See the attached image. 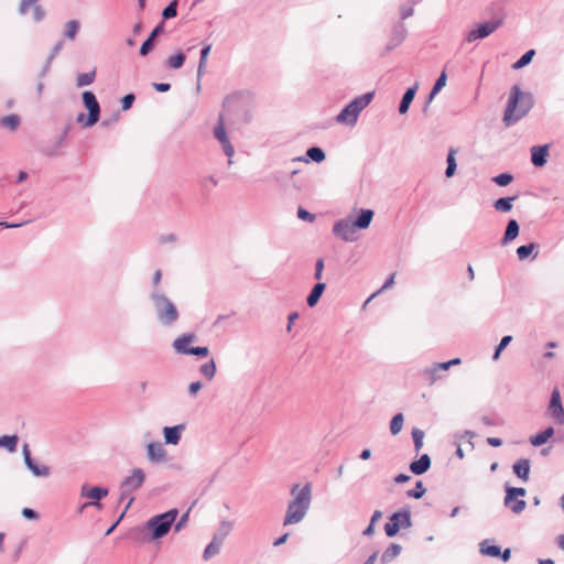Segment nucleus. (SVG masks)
<instances>
[{
  "mask_svg": "<svg viewBox=\"0 0 564 564\" xmlns=\"http://www.w3.org/2000/svg\"><path fill=\"white\" fill-rule=\"evenodd\" d=\"M292 499L289 501L285 516L283 519L284 525H292L300 523L312 503V484L305 482L304 485L293 484L290 488Z\"/></svg>",
  "mask_w": 564,
  "mask_h": 564,
  "instance_id": "f257e3e1",
  "label": "nucleus"
},
{
  "mask_svg": "<svg viewBox=\"0 0 564 564\" xmlns=\"http://www.w3.org/2000/svg\"><path fill=\"white\" fill-rule=\"evenodd\" d=\"M532 108V98L525 95L519 86H513L503 113V122L511 127L523 118Z\"/></svg>",
  "mask_w": 564,
  "mask_h": 564,
  "instance_id": "f03ea898",
  "label": "nucleus"
},
{
  "mask_svg": "<svg viewBox=\"0 0 564 564\" xmlns=\"http://www.w3.org/2000/svg\"><path fill=\"white\" fill-rule=\"evenodd\" d=\"M150 300L155 317L162 326L171 327L178 321L180 312L176 305L164 293L153 290L150 293Z\"/></svg>",
  "mask_w": 564,
  "mask_h": 564,
  "instance_id": "7ed1b4c3",
  "label": "nucleus"
},
{
  "mask_svg": "<svg viewBox=\"0 0 564 564\" xmlns=\"http://www.w3.org/2000/svg\"><path fill=\"white\" fill-rule=\"evenodd\" d=\"M177 509L153 516L145 523L144 530L150 533V540H158L165 536L177 518Z\"/></svg>",
  "mask_w": 564,
  "mask_h": 564,
  "instance_id": "20e7f679",
  "label": "nucleus"
},
{
  "mask_svg": "<svg viewBox=\"0 0 564 564\" xmlns=\"http://www.w3.org/2000/svg\"><path fill=\"white\" fill-rule=\"evenodd\" d=\"M375 93L369 91L352 99L336 117L337 122L355 126L359 113L371 102Z\"/></svg>",
  "mask_w": 564,
  "mask_h": 564,
  "instance_id": "39448f33",
  "label": "nucleus"
},
{
  "mask_svg": "<svg viewBox=\"0 0 564 564\" xmlns=\"http://www.w3.org/2000/svg\"><path fill=\"white\" fill-rule=\"evenodd\" d=\"M145 481V473L141 468H133L131 474L123 478L120 484L121 496L120 502H122L128 495L132 491L141 488Z\"/></svg>",
  "mask_w": 564,
  "mask_h": 564,
  "instance_id": "423d86ee",
  "label": "nucleus"
},
{
  "mask_svg": "<svg viewBox=\"0 0 564 564\" xmlns=\"http://www.w3.org/2000/svg\"><path fill=\"white\" fill-rule=\"evenodd\" d=\"M411 514L409 510L394 512L384 525V531L388 536H394L401 528L411 527Z\"/></svg>",
  "mask_w": 564,
  "mask_h": 564,
  "instance_id": "0eeeda50",
  "label": "nucleus"
},
{
  "mask_svg": "<svg viewBox=\"0 0 564 564\" xmlns=\"http://www.w3.org/2000/svg\"><path fill=\"white\" fill-rule=\"evenodd\" d=\"M525 494L527 490L524 488L507 486L503 501L505 506L514 513L522 512L527 506V502L523 499H519V497H524Z\"/></svg>",
  "mask_w": 564,
  "mask_h": 564,
  "instance_id": "6e6552de",
  "label": "nucleus"
},
{
  "mask_svg": "<svg viewBox=\"0 0 564 564\" xmlns=\"http://www.w3.org/2000/svg\"><path fill=\"white\" fill-rule=\"evenodd\" d=\"M82 98L86 109L88 110V116L86 121L84 122V127H91L98 122L100 117L99 102L94 93L89 90L84 91Z\"/></svg>",
  "mask_w": 564,
  "mask_h": 564,
  "instance_id": "1a4fd4ad",
  "label": "nucleus"
},
{
  "mask_svg": "<svg viewBox=\"0 0 564 564\" xmlns=\"http://www.w3.org/2000/svg\"><path fill=\"white\" fill-rule=\"evenodd\" d=\"M108 489L104 487H91L88 488L87 485H83L80 489V497L91 499L93 501L84 503L79 511L82 512L87 507L91 506L97 509H101L102 505L100 500L108 496Z\"/></svg>",
  "mask_w": 564,
  "mask_h": 564,
  "instance_id": "9d476101",
  "label": "nucleus"
},
{
  "mask_svg": "<svg viewBox=\"0 0 564 564\" xmlns=\"http://www.w3.org/2000/svg\"><path fill=\"white\" fill-rule=\"evenodd\" d=\"M214 137L220 143L224 153L228 156V159H229L228 164L230 165L232 163L231 158L235 154V149H234L230 140L228 139V135H227V132L225 129L223 113L219 115L218 123L214 128Z\"/></svg>",
  "mask_w": 564,
  "mask_h": 564,
  "instance_id": "9b49d317",
  "label": "nucleus"
},
{
  "mask_svg": "<svg viewBox=\"0 0 564 564\" xmlns=\"http://www.w3.org/2000/svg\"><path fill=\"white\" fill-rule=\"evenodd\" d=\"M333 232L336 237L344 241L352 242L358 238L357 228L350 218L336 221L333 227Z\"/></svg>",
  "mask_w": 564,
  "mask_h": 564,
  "instance_id": "f8f14e48",
  "label": "nucleus"
},
{
  "mask_svg": "<svg viewBox=\"0 0 564 564\" xmlns=\"http://www.w3.org/2000/svg\"><path fill=\"white\" fill-rule=\"evenodd\" d=\"M502 24V20H492L488 22H484L478 24L475 29L470 30L466 35V41L471 43L479 39H485L492 34L500 25Z\"/></svg>",
  "mask_w": 564,
  "mask_h": 564,
  "instance_id": "ddd939ff",
  "label": "nucleus"
},
{
  "mask_svg": "<svg viewBox=\"0 0 564 564\" xmlns=\"http://www.w3.org/2000/svg\"><path fill=\"white\" fill-rule=\"evenodd\" d=\"M23 457H24V464L28 467V469L36 477H48L51 474V469L46 465H39L33 460L31 457V452L29 449V445L24 444L23 446Z\"/></svg>",
  "mask_w": 564,
  "mask_h": 564,
  "instance_id": "4468645a",
  "label": "nucleus"
},
{
  "mask_svg": "<svg viewBox=\"0 0 564 564\" xmlns=\"http://www.w3.org/2000/svg\"><path fill=\"white\" fill-rule=\"evenodd\" d=\"M148 459L153 464L166 460V451L161 443H149L147 446Z\"/></svg>",
  "mask_w": 564,
  "mask_h": 564,
  "instance_id": "2eb2a0df",
  "label": "nucleus"
},
{
  "mask_svg": "<svg viewBox=\"0 0 564 564\" xmlns=\"http://www.w3.org/2000/svg\"><path fill=\"white\" fill-rule=\"evenodd\" d=\"M549 156V145H534L531 148V162L536 167H542L546 164Z\"/></svg>",
  "mask_w": 564,
  "mask_h": 564,
  "instance_id": "dca6fc26",
  "label": "nucleus"
},
{
  "mask_svg": "<svg viewBox=\"0 0 564 564\" xmlns=\"http://www.w3.org/2000/svg\"><path fill=\"white\" fill-rule=\"evenodd\" d=\"M185 427H186L185 424H177L174 426H165L163 429V436H164L165 443L170 444V445H177Z\"/></svg>",
  "mask_w": 564,
  "mask_h": 564,
  "instance_id": "f3484780",
  "label": "nucleus"
},
{
  "mask_svg": "<svg viewBox=\"0 0 564 564\" xmlns=\"http://www.w3.org/2000/svg\"><path fill=\"white\" fill-rule=\"evenodd\" d=\"M549 411L551 416L556 421L564 411L558 389H554L551 394Z\"/></svg>",
  "mask_w": 564,
  "mask_h": 564,
  "instance_id": "a211bd4d",
  "label": "nucleus"
},
{
  "mask_svg": "<svg viewBox=\"0 0 564 564\" xmlns=\"http://www.w3.org/2000/svg\"><path fill=\"white\" fill-rule=\"evenodd\" d=\"M513 473L520 478L522 481L527 482L529 480L530 475V460L527 458H521L517 460L512 466Z\"/></svg>",
  "mask_w": 564,
  "mask_h": 564,
  "instance_id": "6ab92c4d",
  "label": "nucleus"
},
{
  "mask_svg": "<svg viewBox=\"0 0 564 564\" xmlns=\"http://www.w3.org/2000/svg\"><path fill=\"white\" fill-rule=\"evenodd\" d=\"M195 338L194 334H183L173 341V348L180 354L189 355L188 350L191 347H188V344Z\"/></svg>",
  "mask_w": 564,
  "mask_h": 564,
  "instance_id": "aec40b11",
  "label": "nucleus"
},
{
  "mask_svg": "<svg viewBox=\"0 0 564 564\" xmlns=\"http://www.w3.org/2000/svg\"><path fill=\"white\" fill-rule=\"evenodd\" d=\"M431 467V458L427 454H423L417 460L410 464V470L414 475H422Z\"/></svg>",
  "mask_w": 564,
  "mask_h": 564,
  "instance_id": "412c9836",
  "label": "nucleus"
},
{
  "mask_svg": "<svg viewBox=\"0 0 564 564\" xmlns=\"http://www.w3.org/2000/svg\"><path fill=\"white\" fill-rule=\"evenodd\" d=\"M373 217V212L371 209H362L360 215L352 220L357 230L367 229L370 226V223Z\"/></svg>",
  "mask_w": 564,
  "mask_h": 564,
  "instance_id": "4be33fe9",
  "label": "nucleus"
},
{
  "mask_svg": "<svg viewBox=\"0 0 564 564\" xmlns=\"http://www.w3.org/2000/svg\"><path fill=\"white\" fill-rule=\"evenodd\" d=\"M416 90L417 84L406 89L399 106L400 113H405L409 110V107L414 99Z\"/></svg>",
  "mask_w": 564,
  "mask_h": 564,
  "instance_id": "5701e85b",
  "label": "nucleus"
},
{
  "mask_svg": "<svg viewBox=\"0 0 564 564\" xmlns=\"http://www.w3.org/2000/svg\"><path fill=\"white\" fill-rule=\"evenodd\" d=\"M518 235H519V224L517 220L510 219L508 221V225H507L503 238H502V243L507 245V243L511 242L512 240H514L517 238Z\"/></svg>",
  "mask_w": 564,
  "mask_h": 564,
  "instance_id": "b1692460",
  "label": "nucleus"
},
{
  "mask_svg": "<svg viewBox=\"0 0 564 564\" xmlns=\"http://www.w3.org/2000/svg\"><path fill=\"white\" fill-rule=\"evenodd\" d=\"M401 545L397 543H392L387 547V550L381 554L380 561L382 564H387L398 557L401 553Z\"/></svg>",
  "mask_w": 564,
  "mask_h": 564,
  "instance_id": "393cba45",
  "label": "nucleus"
},
{
  "mask_svg": "<svg viewBox=\"0 0 564 564\" xmlns=\"http://www.w3.org/2000/svg\"><path fill=\"white\" fill-rule=\"evenodd\" d=\"M326 285L325 283L318 282L314 285L311 293L308 294L306 302L310 307H314L319 301Z\"/></svg>",
  "mask_w": 564,
  "mask_h": 564,
  "instance_id": "a878e982",
  "label": "nucleus"
},
{
  "mask_svg": "<svg viewBox=\"0 0 564 564\" xmlns=\"http://www.w3.org/2000/svg\"><path fill=\"white\" fill-rule=\"evenodd\" d=\"M553 434H554V429L550 426V427L545 429L543 432L531 436L530 443L533 446H541V445L545 444L547 442V440L553 436Z\"/></svg>",
  "mask_w": 564,
  "mask_h": 564,
  "instance_id": "bb28decb",
  "label": "nucleus"
},
{
  "mask_svg": "<svg viewBox=\"0 0 564 564\" xmlns=\"http://www.w3.org/2000/svg\"><path fill=\"white\" fill-rule=\"evenodd\" d=\"M20 123H21V118H20V116L15 115V113L8 115V116L1 118V120H0V124L3 128H7L11 131L17 130L18 127L20 126Z\"/></svg>",
  "mask_w": 564,
  "mask_h": 564,
  "instance_id": "cd10ccee",
  "label": "nucleus"
},
{
  "mask_svg": "<svg viewBox=\"0 0 564 564\" xmlns=\"http://www.w3.org/2000/svg\"><path fill=\"white\" fill-rule=\"evenodd\" d=\"M517 199V196L502 197L494 203L496 210L500 213H508L512 209V203Z\"/></svg>",
  "mask_w": 564,
  "mask_h": 564,
  "instance_id": "c85d7f7f",
  "label": "nucleus"
},
{
  "mask_svg": "<svg viewBox=\"0 0 564 564\" xmlns=\"http://www.w3.org/2000/svg\"><path fill=\"white\" fill-rule=\"evenodd\" d=\"M479 552L482 555L498 557L500 555V547L498 545H489V540H484L479 544Z\"/></svg>",
  "mask_w": 564,
  "mask_h": 564,
  "instance_id": "c756f323",
  "label": "nucleus"
},
{
  "mask_svg": "<svg viewBox=\"0 0 564 564\" xmlns=\"http://www.w3.org/2000/svg\"><path fill=\"white\" fill-rule=\"evenodd\" d=\"M19 438L17 435H3L0 436V447L7 448L10 453L17 451Z\"/></svg>",
  "mask_w": 564,
  "mask_h": 564,
  "instance_id": "7c9ffc66",
  "label": "nucleus"
},
{
  "mask_svg": "<svg viewBox=\"0 0 564 564\" xmlns=\"http://www.w3.org/2000/svg\"><path fill=\"white\" fill-rule=\"evenodd\" d=\"M185 58V54L182 51H178L175 55L167 58L166 65L170 68L178 69L184 65Z\"/></svg>",
  "mask_w": 564,
  "mask_h": 564,
  "instance_id": "2f4dec72",
  "label": "nucleus"
},
{
  "mask_svg": "<svg viewBox=\"0 0 564 564\" xmlns=\"http://www.w3.org/2000/svg\"><path fill=\"white\" fill-rule=\"evenodd\" d=\"M441 372L442 371L438 370L436 364H433L431 367L424 369L423 375L430 382V384H433L434 382L442 378Z\"/></svg>",
  "mask_w": 564,
  "mask_h": 564,
  "instance_id": "473e14b6",
  "label": "nucleus"
},
{
  "mask_svg": "<svg viewBox=\"0 0 564 564\" xmlns=\"http://www.w3.org/2000/svg\"><path fill=\"white\" fill-rule=\"evenodd\" d=\"M199 372L207 380H212L216 373V365L214 359H210L208 362L203 364L199 368Z\"/></svg>",
  "mask_w": 564,
  "mask_h": 564,
  "instance_id": "72a5a7b5",
  "label": "nucleus"
},
{
  "mask_svg": "<svg viewBox=\"0 0 564 564\" xmlns=\"http://www.w3.org/2000/svg\"><path fill=\"white\" fill-rule=\"evenodd\" d=\"M96 77V70H91L88 73H80L77 75L76 84L78 87L88 86L94 83Z\"/></svg>",
  "mask_w": 564,
  "mask_h": 564,
  "instance_id": "f704fd0d",
  "label": "nucleus"
},
{
  "mask_svg": "<svg viewBox=\"0 0 564 564\" xmlns=\"http://www.w3.org/2000/svg\"><path fill=\"white\" fill-rule=\"evenodd\" d=\"M446 79H447L446 73H445V70H443L441 73V75L438 76V78L436 79V82L430 93L429 100H432L441 91V89L443 87H445Z\"/></svg>",
  "mask_w": 564,
  "mask_h": 564,
  "instance_id": "c9c22d12",
  "label": "nucleus"
},
{
  "mask_svg": "<svg viewBox=\"0 0 564 564\" xmlns=\"http://www.w3.org/2000/svg\"><path fill=\"white\" fill-rule=\"evenodd\" d=\"M80 24L77 20H70L65 25V37L68 40H74L76 37L77 32L79 31Z\"/></svg>",
  "mask_w": 564,
  "mask_h": 564,
  "instance_id": "e433bc0d",
  "label": "nucleus"
},
{
  "mask_svg": "<svg viewBox=\"0 0 564 564\" xmlns=\"http://www.w3.org/2000/svg\"><path fill=\"white\" fill-rule=\"evenodd\" d=\"M404 417L402 413L395 414L390 422V432L392 435H397L403 427Z\"/></svg>",
  "mask_w": 564,
  "mask_h": 564,
  "instance_id": "4c0bfd02",
  "label": "nucleus"
},
{
  "mask_svg": "<svg viewBox=\"0 0 564 564\" xmlns=\"http://www.w3.org/2000/svg\"><path fill=\"white\" fill-rule=\"evenodd\" d=\"M220 546L221 544H219L218 541H214L212 540V542L206 546V549L204 550V553H203V557L205 561H208L209 558H212L214 555L218 554L219 551H220Z\"/></svg>",
  "mask_w": 564,
  "mask_h": 564,
  "instance_id": "58836bf2",
  "label": "nucleus"
},
{
  "mask_svg": "<svg viewBox=\"0 0 564 564\" xmlns=\"http://www.w3.org/2000/svg\"><path fill=\"white\" fill-rule=\"evenodd\" d=\"M231 530V525L228 522H223L218 529V531L214 534L213 540L218 541L219 544H223L225 538Z\"/></svg>",
  "mask_w": 564,
  "mask_h": 564,
  "instance_id": "ea45409f",
  "label": "nucleus"
},
{
  "mask_svg": "<svg viewBox=\"0 0 564 564\" xmlns=\"http://www.w3.org/2000/svg\"><path fill=\"white\" fill-rule=\"evenodd\" d=\"M306 155L310 160L321 163L325 160V153L321 148L312 147L306 151Z\"/></svg>",
  "mask_w": 564,
  "mask_h": 564,
  "instance_id": "a19ab883",
  "label": "nucleus"
},
{
  "mask_svg": "<svg viewBox=\"0 0 564 564\" xmlns=\"http://www.w3.org/2000/svg\"><path fill=\"white\" fill-rule=\"evenodd\" d=\"M415 453H419L423 447L424 432L417 427H414L411 432Z\"/></svg>",
  "mask_w": 564,
  "mask_h": 564,
  "instance_id": "79ce46f5",
  "label": "nucleus"
},
{
  "mask_svg": "<svg viewBox=\"0 0 564 564\" xmlns=\"http://www.w3.org/2000/svg\"><path fill=\"white\" fill-rule=\"evenodd\" d=\"M535 52L534 50H530L528 52H525L513 65L512 67L514 69H520L524 66H527L531 61H532V57L534 56Z\"/></svg>",
  "mask_w": 564,
  "mask_h": 564,
  "instance_id": "37998d69",
  "label": "nucleus"
},
{
  "mask_svg": "<svg viewBox=\"0 0 564 564\" xmlns=\"http://www.w3.org/2000/svg\"><path fill=\"white\" fill-rule=\"evenodd\" d=\"M536 248V245L535 243H529V245H523V246H520L518 249H517V256L519 258V260H524L527 259L531 253L532 251Z\"/></svg>",
  "mask_w": 564,
  "mask_h": 564,
  "instance_id": "c03bdc74",
  "label": "nucleus"
},
{
  "mask_svg": "<svg viewBox=\"0 0 564 564\" xmlns=\"http://www.w3.org/2000/svg\"><path fill=\"white\" fill-rule=\"evenodd\" d=\"M177 14V0H173L165 7L162 11V17L164 20L172 19Z\"/></svg>",
  "mask_w": 564,
  "mask_h": 564,
  "instance_id": "a18cd8bd",
  "label": "nucleus"
},
{
  "mask_svg": "<svg viewBox=\"0 0 564 564\" xmlns=\"http://www.w3.org/2000/svg\"><path fill=\"white\" fill-rule=\"evenodd\" d=\"M454 154H455V152L453 150H451L448 155H447V167H446V171H445L446 177L453 176L455 171H456L457 165H456V161H455Z\"/></svg>",
  "mask_w": 564,
  "mask_h": 564,
  "instance_id": "49530a36",
  "label": "nucleus"
},
{
  "mask_svg": "<svg viewBox=\"0 0 564 564\" xmlns=\"http://www.w3.org/2000/svg\"><path fill=\"white\" fill-rule=\"evenodd\" d=\"M210 48L212 46L210 45H206L205 47L202 48L200 51V58H199V64H198V69H197V76L198 78L202 76L203 74V69L206 65V61H207V56L210 52Z\"/></svg>",
  "mask_w": 564,
  "mask_h": 564,
  "instance_id": "de8ad7c7",
  "label": "nucleus"
},
{
  "mask_svg": "<svg viewBox=\"0 0 564 564\" xmlns=\"http://www.w3.org/2000/svg\"><path fill=\"white\" fill-rule=\"evenodd\" d=\"M425 494V488L422 481H416L415 487L408 491V496L414 499H420Z\"/></svg>",
  "mask_w": 564,
  "mask_h": 564,
  "instance_id": "09e8293b",
  "label": "nucleus"
},
{
  "mask_svg": "<svg viewBox=\"0 0 564 564\" xmlns=\"http://www.w3.org/2000/svg\"><path fill=\"white\" fill-rule=\"evenodd\" d=\"M512 336L509 335L501 338L500 344L497 346L492 356L494 360H497L500 357L501 351L510 344Z\"/></svg>",
  "mask_w": 564,
  "mask_h": 564,
  "instance_id": "8fccbe9b",
  "label": "nucleus"
},
{
  "mask_svg": "<svg viewBox=\"0 0 564 564\" xmlns=\"http://www.w3.org/2000/svg\"><path fill=\"white\" fill-rule=\"evenodd\" d=\"M481 422L487 426H499L503 424V421L496 415H482Z\"/></svg>",
  "mask_w": 564,
  "mask_h": 564,
  "instance_id": "3c124183",
  "label": "nucleus"
},
{
  "mask_svg": "<svg viewBox=\"0 0 564 564\" xmlns=\"http://www.w3.org/2000/svg\"><path fill=\"white\" fill-rule=\"evenodd\" d=\"M134 501V498L133 497H129L128 499V502L124 507V510L123 512L120 514V517L117 519V521L111 525L109 527V529L106 531V535H109L112 533V531L116 529V527L120 523V521L123 519L124 514H126V511L131 507V505L133 503Z\"/></svg>",
  "mask_w": 564,
  "mask_h": 564,
  "instance_id": "603ef678",
  "label": "nucleus"
},
{
  "mask_svg": "<svg viewBox=\"0 0 564 564\" xmlns=\"http://www.w3.org/2000/svg\"><path fill=\"white\" fill-rule=\"evenodd\" d=\"M513 180V176L509 173H502L494 177V182L499 186H507Z\"/></svg>",
  "mask_w": 564,
  "mask_h": 564,
  "instance_id": "864d4df0",
  "label": "nucleus"
},
{
  "mask_svg": "<svg viewBox=\"0 0 564 564\" xmlns=\"http://www.w3.org/2000/svg\"><path fill=\"white\" fill-rule=\"evenodd\" d=\"M37 1L39 0H21V2L19 4V9H18L19 14H21V15L26 14V12L29 11V9L31 7L34 8V6H39Z\"/></svg>",
  "mask_w": 564,
  "mask_h": 564,
  "instance_id": "5fc2aeb1",
  "label": "nucleus"
},
{
  "mask_svg": "<svg viewBox=\"0 0 564 564\" xmlns=\"http://www.w3.org/2000/svg\"><path fill=\"white\" fill-rule=\"evenodd\" d=\"M63 141H64V135L58 138V140L56 142V145L54 148L43 149L42 150L43 154H45L47 156H56V155H58L59 154L58 148L62 147Z\"/></svg>",
  "mask_w": 564,
  "mask_h": 564,
  "instance_id": "6e6d98bb",
  "label": "nucleus"
},
{
  "mask_svg": "<svg viewBox=\"0 0 564 564\" xmlns=\"http://www.w3.org/2000/svg\"><path fill=\"white\" fill-rule=\"evenodd\" d=\"M154 42L151 37H148L140 47V55L145 56L148 55L154 47Z\"/></svg>",
  "mask_w": 564,
  "mask_h": 564,
  "instance_id": "4d7b16f0",
  "label": "nucleus"
},
{
  "mask_svg": "<svg viewBox=\"0 0 564 564\" xmlns=\"http://www.w3.org/2000/svg\"><path fill=\"white\" fill-rule=\"evenodd\" d=\"M188 518H189V510H187L184 514H182V517L177 520V522L174 525V530L176 532H178L183 528H185L187 524Z\"/></svg>",
  "mask_w": 564,
  "mask_h": 564,
  "instance_id": "13d9d810",
  "label": "nucleus"
},
{
  "mask_svg": "<svg viewBox=\"0 0 564 564\" xmlns=\"http://www.w3.org/2000/svg\"><path fill=\"white\" fill-rule=\"evenodd\" d=\"M297 217L301 219V220H305V221H314L315 220V215H313L312 213L307 212L306 209L300 207L299 210H297Z\"/></svg>",
  "mask_w": 564,
  "mask_h": 564,
  "instance_id": "bf43d9fd",
  "label": "nucleus"
},
{
  "mask_svg": "<svg viewBox=\"0 0 564 564\" xmlns=\"http://www.w3.org/2000/svg\"><path fill=\"white\" fill-rule=\"evenodd\" d=\"M135 97L133 94H128L121 99L122 110H128L132 107Z\"/></svg>",
  "mask_w": 564,
  "mask_h": 564,
  "instance_id": "052dcab7",
  "label": "nucleus"
},
{
  "mask_svg": "<svg viewBox=\"0 0 564 564\" xmlns=\"http://www.w3.org/2000/svg\"><path fill=\"white\" fill-rule=\"evenodd\" d=\"M188 352L189 355L206 357L209 354V349L208 347H191Z\"/></svg>",
  "mask_w": 564,
  "mask_h": 564,
  "instance_id": "680f3d73",
  "label": "nucleus"
},
{
  "mask_svg": "<svg viewBox=\"0 0 564 564\" xmlns=\"http://www.w3.org/2000/svg\"><path fill=\"white\" fill-rule=\"evenodd\" d=\"M45 18V11L41 6H34L33 8V20L41 22Z\"/></svg>",
  "mask_w": 564,
  "mask_h": 564,
  "instance_id": "e2e57ef3",
  "label": "nucleus"
},
{
  "mask_svg": "<svg viewBox=\"0 0 564 564\" xmlns=\"http://www.w3.org/2000/svg\"><path fill=\"white\" fill-rule=\"evenodd\" d=\"M323 270H324V260L323 259H317V261L315 263V273H314V278L316 280H321L322 279Z\"/></svg>",
  "mask_w": 564,
  "mask_h": 564,
  "instance_id": "0e129e2a",
  "label": "nucleus"
},
{
  "mask_svg": "<svg viewBox=\"0 0 564 564\" xmlns=\"http://www.w3.org/2000/svg\"><path fill=\"white\" fill-rule=\"evenodd\" d=\"M405 33H406V31H405L404 26L399 25L398 29L395 30V43L393 44V46L398 45L405 39Z\"/></svg>",
  "mask_w": 564,
  "mask_h": 564,
  "instance_id": "69168bd1",
  "label": "nucleus"
},
{
  "mask_svg": "<svg viewBox=\"0 0 564 564\" xmlns=\"http://www.w3.org/2000/svg\"><path fill=\"white\" fill-rule=\"evenodd\" d=\"M63 41H58L52 48V52L51 54L48 55L47 59H48V63H52V61L55 58V56L61 52V50L63 48Z\"/></svg>",
  "mask_w": 564,
  "mask_h": 564,
  "instance_id": "338daca9",
  "label": "nucleus"
},
{
  "mask_svg": "<svg viewBox=\"0 0 564 564\" xmlns=\"http://www.w3.org/2000/svg\"><path fill=\"white\" fill-rule=\"evenodd\" d=\"M22 516L28 520H36L39 519V513L30 508H23L22 509Z\"/></svg>",
  "mask_w": 564,
  "mask_h": 564,
  "instance_id": "774afa93",
  "label": "nucleus"
}]
</instances>
